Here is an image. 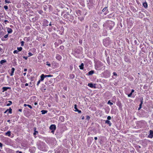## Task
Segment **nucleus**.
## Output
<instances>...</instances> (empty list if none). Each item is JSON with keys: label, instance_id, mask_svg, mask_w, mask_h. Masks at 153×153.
<instances>
[{"label": "nucleus", "instance_id": "11", "mask_svg": "<svg viewBox=\"0 0 153 153\" xmlns=\"http://www.w3.org/2000/svg\"><path fill=\"white\" fill-rule=\"evenodd\" d=\"M97 84L96 83L93 84L92 83H88V86L90 88H96V85Z\"/></svg>", "mask_w": 153, "mask_h": 153}, {"label": "nucleus", "instance_id": "28", "mask_svg": "<svg viewBox=\"0 0 153 153\" xmlns=\"http://www.w3.org/2000/svg\"><path fill=\"white\" fill-rule=\"evenodd\" d=\"M15 69L14 68H12L11 69V73L10 74V76H12L13 75Z\"/></svg>", "mask_w": 153, "mask_h": 153}, {"label": "nucleus", "instance_id": "19", "mask_svg": "<svg viewBox=\"0 0 153 153\" xmlns=\"http://www.w3.org/2000/svg\"><path fill=\"white\" fill-rule=\"evenodd\" d=\"M94 71L91 70L89 71L88 73L86 74V75L88 76L92 75V74L94 73Z\"/></svg>", "mask_w": 153, "mask_h": 153}, {"label": "nucleus", "instance_id": "52", "mask_svg": "<svg viewBox=\"0 0 153 153\" xmlns=\"http://www.w3.org/2000/svg\"><path fill=\"white\" fill-rule=\"evenodd\" d=\"M128 78L131 81H132L134 79V78L131 76H129Z\"/></svg>", "mask_w": 153, "mask_h": 153}, {"label": "nucleus", "instance_id": "39", "mask_svg": "<svg viewBox=\"0 0 153 153\" xmlns=\"http://www.w3.org/2000/svg\"><path fill=\"white\" fill-rule=\"evenodd\" d=\"M106 60L108 64V65H110V64L111 63L109 56H108V57H107Z\"/></svg>", "mask_w": 153, "mask_h": 153}, {"label": "nucleus", "instance_id": "55", "mask_svg": "<svg viewBox=\"0 0 153 153\" xmlns=\"http://www.w3.org/2000/svg\"><path fill=\"white\" fill-rule=\"evenodd\" d=\"M93 0H89V2L90 4H94Z\"/></svg>", "mask_w": 153, "mask_h": 153}, {"label": "nucleus", "instance_id": "5", "mask_svg": "<svg viewBox=\"0 0 153 153\" xmlns=\"http://www.w3.org/2000/svg\"><path fill=\"white\" fill-rule=\"evenodd\" d=\"M103 43L104 46L108 47L112 43V42L110 40V38L107 37L103 40Z\"/></svg>", "mask_w": 153, "mask_h": 153}, {"label": "nucleus", "instance_id": "9", "mask_svg": "<svg viewBox=\"0 0 153 153\" xmlns=\"http://www.w3.org/2000/svg\"><path fill=\"white\" fill-rule=\"evenodd\" d=\"M102 12L104 13V14L105 15H106L109 13L108 10V7H105L102 10Z\"/></svg>", "mask_w": 153, "mask_h": 153}, {"label": "nucleus", "instance_id": "23", "mask_svg": "<svg viewBox=\"0 0 153 153\" xmlns=\"http://www.w3.org/2000/svg\"><path fill=\"white\" fill-rule=\"evenodd\" d=\"M56 58L58 60L60 61L62 59V57L60 55L57 54L56 55Z\"/></svg>", "mask_w": 153, "mask_h": 153}, {"label": "nucleus", "instance_id": "51", "mask_svg": "<svg viewBox=\"0 0 153 153\" xmlns=\"http://www.w3.org/2000/svg\"><path fill=\"white\" fill-rule=\"evenodd\" d=\"M107 104H108L110 105H112L113 104V103L111 102L110 100H109L108 101V103H107Z\"/></svg>", "mask_w": 153, "mask_h": 153}, {"label": "nucleus", "instance_id": "53", "mask_svg": "<svg viewBox=\"0 0 153 153\" xmlns=\"http://www.w3.org/2000/svg\"><path fill=\"white\" fill-rule=\"evenodd\" d=\"M93 26L95 27V28H97V27H98V25H97V24H96V23H94L93 24Z\"/></svg>", "mask_w": 153, "mask_h": 153}, {"label": "nucleus", "instance_id": "20", "mask_svg": "<svg viewBox=\"0 0 153 153\" xmlns=\"http://www.w3.org/2000/svg\"><path fill=\"white\" fill-rule=\"evenodd\" d=\"M115 16V14H113V13H112V14H110L109 15H108L107 16V18H112V19H113H113H114Z\"/></svg>", "mask_w": 153, "mask_h": 153}, {"label": "nucleus", "instance_id": "45", "mask_svg": "<svg viewBox=\"0 0 153 153\" xmlns=\"http://www.w3.org/2000/svg\"><path fill=\"white\" fill-rule=\"evenodd\" d=\"M8 102L9 103L7 104L6 105L7 106H9L12 103V102L11 101H9Z\"/></svg>", "mask_w": 153, "mask_h": 153}, {"label": "nucleus", "instance_id": "62", "mask_svg": "<svg viewBox=\"0 0 153 153\" xmlns=\"http://www.w3.org/2000/svg\"><path fill=\"white\" fill-rule=\"evenodd\" d=\"M4 8L5 10H7L8 9V7L7 5H4Z\"/></svg>", "mask_w": 153, "mask_h": 153}, {"label": "nucleus", "instance_id": "58", "mask_svg": "<svg viewBox=\"0 0 153 153\" xmlns=\"http://www.w3.org/2000/svg\"><path fill=\"white\" fill-rule=\"evenodd\" d=\"M32 52L33 53L35 52L36 51V49L35 48H33L32 49Z\"/></svg>", "mask_w": 153, "mask_h": 153}, {"label": "nucleus", "instance_id": "22", "mask_svg": "<svg viewBox=\"0 0 153 153\" xmlns=\"http://www.w3.org/2000/svg\"><path fill=\"white\" fill-rule=\"evenodd\" d=\"M36 150V148L35 147H33L31 149H29L31 153H33L35 152Z\"/></svg>", "mask_w": 153, "mask_h": 153}, {"label": "nucleus", "instance_id": "26", "mask_svg": "<svg viewBox=\"0 0 153 153\" xmlns=\"http://www.w3.org/2000/svg\"><path fill=\"white\" fill-rule=\"evenodd\" d=\"M11 131H9L5 133V135L9 137H10V136L11 135Z\"/></svg>", "mask_w": 153, "mask_h": 153}, {"label": "nucleus", "instance_id": "37", "mask_svg": "<svg viewBox=\"0 0 153 153\" xmlns=\"http://www.w3.org/2000/svg\"><path fill=\"white\" fill-rule=\"evenodd\" d=\"M64 119L65 118H64L63 116H61L59 117V119L62 122H64Z\"/></svg>", "mask_w": 153, "mask_h": 153}, {"label": "nucleus", "instance_id": "35", "mask_svg": "<svg viewBox=\"0 0 153 153\" xmlns=\"http://www.w3.org/2000/svg\"><path fill=\"white\" fill-rule=\"evenodd\" d=\"M4 30H2L0 32V37H1L3 36L4 34Z\"/></svg>", "mask_w": 153, "mask_h": 153}, {"label": "nucleus", "instance_id": "32", "mask_svg": "<svg viewBox=\"0 0 153 153\" xmlns=\"http://www.w3.org/2000/svg\"><path fill=\"white\" fill-rule=\"evenodd\" d=\"M84 64L83 63H82L81 65L79 66V68L81 70H83L84 68Z\"/></svg>", "mask_w": 153, "mask_h": 153}, {"label": "nucleus", "instance_id": "7", "mask_svg": "<svg viewBox=\"0 0 153 153\" xmlns=\"http://www.w3.org/2000/svg\"><path fill=\"white\" fill-rule=\"evenodd\" d=\"M49 129L51 130V132L53 134L56 129V125L54 124L51 125L50 126Z\"/></svg>", "mask_w": 153, "mask_h": 153}, {"label": "nucleus", "instance_id": "63", "mask_svg": "<svg viewBox=\"0 0 153 153\" xmlns=\"http://www.w3.org/2000/svg\"><path fill=\"white\" fill-rule=\"evenodd\" d=\"M24 42L23 41H22L21 42V46H23L24 45Z\"/></svg>", "mask_w": 153, "mask_h": 153}, {"label": "nucleus", "instance_id": "36", "mask_svg": "<svg viewBox=\"0 0 153 153\" xmlns=\"http://www.w3.org/2000/svg\"><path fill=\"white\" fill-rule=\"evenodd\" d=\"M2 30H4L5 33L6 32L5 31V30L4 29L2 25L0 24V32Z\"/></svg>", "mask_w": 153, "mask_h": 153}, {"label": "nucleus", "instance_id": "29", "mask_svg": "<svg viewBox=\"0 0 153 153\" xmlns=\"http://www.w3.org/2000/svg\"><path fill=\"white\" fill-rule=\"evenodd\" d=\"M45 78V75L43 74H42L40 76V79L41 81H43L44 78Z\"/></svg>", "mask_w": 153, "mask_h": 153}, {"label": "nucleus", "instance_id": "27", "mask_svg": "<svg viewBox=\"0 0 153 153\" xmlns=\"http://www.w3.org/2000/svg\"><path fill=\"white\" fill-rule=\"evenodd\" d=\"M131 10L134 13H136L137 11V10L134 7H131Z\"/></svg>", "mask_w": 153, "mask_h": 153}, {"label": "nucleus", "instance_id": "50", "mask_svg": "<svg viewBox=\"0 0 153 153\" xmlns=\"http://www.w3.org/2000/svg\"><path fill=\"white\" fill-rule=\"evenodd\" d=\"M78 18L81 21H83L84 20V17H78Z\"/></svg>", "mask_w": 153, "mask_h": 153}, {"label": "nucleus", "instance_id": "1", "mask_svg": "<svg viewBox=\"0 0 153 153\" xmlns=\"http://www.w3.org/2000/svg\"><path fill=\"white\" fill-rule=\"evenodd\" d=\"M71 11V10L70 11V13L68 12H66V13L63 16V17L64 18L67 19L69 21L72 22L74 19V17L73 15V14H72Z\"/></svg>", "mask_w": 153, "mask_h": 153}, {"label": "nucleus", "instance_id": "6", "mask_svg": "<svg viewBox=\"0 0 153 153\" xmlns=\"http://www.w3.org/2000/svg\"><path fill=\"white\" fill-rule=\"evenodd\" d=\"M82 50V48L81 47H79L78 48H74L73 50L74 52L77 54L80 53Z\"/></svg>", "mask_w": 153, "mask_h": 153}, {"label": "nucleus", "instance_id": "48", "mask_svg": "<svg viewBox=\"0 0 153 153\" xmlns=\"http://www.w3.org/2000/svg\"><path fill=\"white\" fill-rule=\"evenodd\" d=\"M140 103H141L142 104H143V97H141V98H140Z\"/></svg>", "mask_w": 153, "mask_h": 153}, {"label": "nucleus", "instance_id": "47", "mask_svg": "<svg viewBox=\"0 0 153 153\" xmlns=\"http://www.w3.org/2000/svg\"><path fill=\"white\" fill-rule=\"evenodd\" d=\"M45 78L47 77H52L53 76V75L51 74L48 75H45Z\"/></svg>", "mask_w": 153, "mask_h": 153}, {"label": "nucleus", "instance_id": "3", "mask_svg": "<svg viewBox=\"0 0 153 153\" xmlns=\"http://www.w3.org/2000/svg\"><path fill=\"white\" fill-rule=\"evenodd\" d=\"M94 60L95 68L97 70H100V68L103 65V63L96 59H95Z\"/></svg>", "mask_w": 153, "mask_h": 153}, {"label": "nucleus", "instance_id": "25", "mask_svg": "<svg viewBox=\"0 0 153 153\" xmlns=\"http://www.w3.org/2000/svg\"><path fill=\"white\" fill-rule=\"evenodd\" d=\"M38 148L41 150H43V148L42 147L41 144L39 143L37 144Z\"/></svg>", "mask_w": 153, "mask_h": 153}, {"label": "nucleus", "instance_id": "18", "mask_svg": "<svg viewBox=\"0 0 153 153\" xmlns=\"http://www.w3.org/2000/svg\"><path fill=\"white\" fill-rule=\"evenodd\" d=\"M61 148H59L58 149H55L54 150L55 153H61V152H62L61 151Z\"/></svg>", "mask_w": 153, "mask_h": 153}, {"label": "nucleus", "instance_id": "4", "mask_svg": "<svg viewBox=\"0 0 153 153\" xmlns=\"http://www.w3.org/2000/svg\"><path fill=\"white\" fill-rule=\"evenodd\" d=\"M111 75V73L108 70H106L102 73L101 74V76L105 78L109 77Z\"/></svg>", "mask_w": 153, "mask_h": 153}, {"label": "nucleus", "instance_id": "30", "mask_svg": "<svg viewBox=\"0 0 153 153\" xmlns=\"http://www.w3.org/2000/svg\"><path fill=\"white\" fill-rule=\"evenodd\" d=\"M118 76L117 73L115 72L113 73V76H112L113 79H116Z\"/></svg>", "mask_w": 153, "mask_h": 153}, {"label": "nucleus", "instance_id": "16", "mask_svg": "<svg viewBox=\"0 0 153 153\" xmlns=\"http://www.w3.org/2000/svg\"><path fill=\"white\" fill-rule=\"evenodd\" d=\"M36 127H34L33 128V130L34 132L33 133V135L35 137H36V135L38 133V131H36Z\"/></svg>", "mask_w": 153, "mask_h": 153}, {"label": "nucleus", "instance_id": "61", "mask_svg": "<svg viewBox=\"0 0 153 153\" xmlns=\"http://www.w3.org/2000/svg\"><path fill=\"white\" fill-rule=\"evenodd\" d=\"M132 93L131 92L130 94H128V97H130L132 95Z\"/></svg>", "mask_w": 153, "mask_h": 153}, {"label": "nucleus", "instance_id": "54", "mask_svg": "<svg viewBox=\"0 0 153 153\" xmlns=\"http://www.w3.org/2000/svg\"><path fill=\"white\" fill-rule=\"evenodd\" d=\"M91 118V117L90 116H88V115H87L86 116V119L87 120H89V119H90Z\"/></svg>", "mask_w": 153, "mask_h": 153}, {"label": "nucleus", "instance_id": "56", "mask_svg": "<svg viewBox=\"0 0 153 153\" xmlns=\"http://www.w3.org/2000/svg\"><path fill=\"white\" fill-rule=\"evenodd\" d=\"M22 52H23V53H22V55H26V53H27L26 51H22Z\"/></svg>", "mask_w": 153, "mask_h": 153}, {"label": "nucleus", "instance_id": "14", "mask_svg": "<svg viewBox=\"0 0 153 153\" xmlns=\"http://www.w3.org/2000/svg\"><path fill=\"white\" fill-rule=\"evenodd\" d=\"M74 108L75 109V111L78 112V113L79 114H80L82 113L81 111L79 109H78L77 108V105L76 104H75L74 105Z\"/></svg>", "mask_w": 153, "mask_h": 153}, {"label": "nucleus", "instance_id": "21", "mask_svg": "<svg viewBox=\"0 0 153 153\" xmlns=\"http://www.w3.org/2000/svg\"><path fill=\"white\" fill-rule=\"evenodd\" d=\"M143 6L146 9L148 7V4L146 1H144L143 3Z\"/></svg>", "mask_w": 153, "mask_h": 153}, {"label": "nucleus", "instance_id": "43", "mask_svg": "<svg viewBox=\"0 0 153 153\" xmlns=\"http://www.w3.org/2000/svg\"><path fill=\"white\" fill-rule=\"evenodd\" d=\"M93 5H94V4H89V3H88V6L89 7V9H90L91 8H92Z\"/></svg>", "mask_w": 153, "mask_h": 153}, {"label": "nucleus", "instance_id": "24", "mask_svg": "<svg viewBox=\"0 0 153 153\" xmlns=\"http://www.w3.org/2000/svg\"><path fill=\"white\" fill-rule=\"evenodd\" d=\"M59 31L60 32V34L61 35H62L64 31V28L62 26L61 27Z\"/></svg>", "mask_w": 153, "mask_h": 153}, {"label": "nucleus", "instance_id": "8", "mask_svg": "<svg viewBox=\"0 0 153 153\" xmlns=\"http://www.w3.org/2000/svg\"><path fill=\"white\" fill-rule=\"evenodd\" d=\"M49 22L47 19H44L42 21V25L44 27H45L48 25Z\"/></svg>", "mask_w": 153, "mask_h": 153}, {"label": "nucleus", "instance_id": "60", "mask_svg": "<svg viewBox=\"0 0 153 153\" xmlns=\"http://www.w3.org/2000/svg\"><path fill=\"white\" fill-rule=\"evenodd\" d=\"M18 52H19V51L18 50H15L13 51V53L14 54L18 53Z\"/></svg>", "mask_w": 153, "mask_h": 153}, {"label": "nucleus", "instance_id": "33", "mask_svg": "<svg viewBox=\"0 0 153 153\" xmlns=\"http://www.w3.org/2000/svg\"><path fill=\"white\" fill-rule=\"evenodd\" d=\"M70 78L71 79H73L75 77V75L73 74H70L69 75Z\"/></svg>", "mask_w": 153, "mask_h": 153}, {"label": "nucleus", "instance_id": "12", "mask_svg": "<svg viewBox=\"0 0 153 153\" xmlns=\"http://www.w3.org/2000/svg\"><path fill=\"white\" fill-rule=\"evenodd\" d=\"M117 105L118 106L119 109L120 110H122V105L121 103V102L120 101H117L116 102Z\"/></svg>", "mask_w": 153, "mask_h": 153}, {"label": "nucleus", "instance_id": "17", "mask_svg": "<svg viewBox=\"0 0 153 153\" xmlns=\"http://www.w3.org/2000/svg\"><path fill=\"white\" fill-rule=\"evenodd\" d=\"M76 12L77 16H79L81 15L82 12L80 10H76Z\"/></svg>", "mask_w": 153, "mask_h": 153}, {"label": "nucleus", "instance_id": "15", "mask_svg": "<svg viewBox=\"0 0 153 153\" xmlns=\"http://www.w3.org/2000/svg\"><path fill=\"white\" fill-rule=\"evenodd\" d=\"M7 112H8L7 114L8 113L11 114L12 113V109L10 107L9 108V109H7L6 111L4 112V113H6Z\"/></svg>", "mask_w": 153, "mask_h": 153}, {"label": "nucleus", "instance_id": "49", "mask_svg": "<svg viewBox=\"0 0 153 153\" xmlns=\"http://www.w3.org/2000/svg\"><path fill=\"white\" fill-rule=\"evenodd\" d=\"M148 87V86L146 84H145L144 85L143 88L144 89H147Z\"/></svg>", "mask_w": 153, "mask_h": 153}, {"label": "nucleus", "instance_id": "41", "mask_svg": "<svg viewBox=\"0 0 153 153\" xmlns=\"http://www.w3.org/2000/svg\"><path fill=\"white\" fill-rule=\"evenodd\" d=\"M30 37H25L24 38V40L25 41H26V42H28L29 41H30Z\"/></svg>", "mask_w": 153, "mask_h": 153}, {"label": "nucleus", "instance_id": "2", "mask_svg": "<svg viewBox=\"0 0 153 153\" xmlns=\"http://www.w3.org/2000/svg\"><path fill=\"white\" fill-rule=\"evenodd\" d=\"M103 25L106 26L107 28H108L109 30H111L114 25V22L112 21L108 20Z\"/></svg>", "mask_w": 153, "mask_h": 153}, {"label": "nucleus", "instance_id": "34", "mask_svg": "<svg viewBox=\"0 0 153 153\" xmlns=\"http://www.w3.org/2000/svg\"><path fill=\"white\" fill-rule=\"evenodd\" d=\"M7 31L8 33H12L13 30L11 28H8L7 29Z\"/></svg>", "mask_w": 153, "mask_h": 153}, {"label": "nucleus", "instance_id": "40", "mask_svg": "<svg viewBox=\"0 0 153 153\" xmlns=\"http://www.w3.org/2000/svg\"><path fill=\"white\" fill-rule=\"evenodd\" d=\"M41 112L42 113V114H44L47 113L48 112V111L47 110H42Z\"/></svg>", "mask_w": 153, "mask_h": 153}, {"label": "nucleus", "instance_id": "10", "mask_svg": "<svg viewBox=\"0 0 153 153\" xmlns=\"http://www.w3.org/2000/svg\"><path fill=\"white\" fill-rule=\"evenodd\" d=\"M94 139L93 137H90L88 138L87 139V142L88 146H89L92 143V141Z\"/></svg>", "mask_w": 153, "mask_h": 153}, {"label": "nucleus", "instance_id": "31", "mask_svg": "<svg viewBox=\"0 0 153 153\" xmlns=\"http://www.w3.org/2000/svg\"><path fill=\"white\" fill-rule=\"evenodd\" d=\"M105 123L107 124L108 125L110 126H111V123L110 122L109 120H106L105 121Z\"/></svg>", "mask_w": 153, "mask_h": 153}, {"label": "nucleus", "instance_id": "59", "mask_svg": "<svg viewBox=\"0 0 153 153\" xmlns=\"http://www.w3.org/2000/svg\"><path fill=\"white\" fill-rule=\"evenodd\" d=\"M46 65H48L50 67L51 66V64L49 63L48 62H46Z\"/></svg>", "mask_w": 153, "mask_h": 153}, {"label": "nucleus", "instance_id": "44", "mask_svg": "<svg viewBox=\"0 0 153 153\" xmlns=\"http://www.w3.org/2000/svg\"><path fill=\"white\" fill-rule=\"evenodd\" d=\"M124 59H125V60L126 62H128L129 61V59H128V56H125L124 57Z\"/></svg>", "mask_w": 153, "mask_h": 153}, {"label": "nucleus", "instance_id": "13", "mask_svg": "<svg viewBox=\"0 0 153 153\" xmlns=\"http://www.w3.org/2000/svg\"><path fill=\"white\" fill-rule=\"evenodd\" d=\"M149 134L148 136V137L152 138L153 137V130H150L149 131Z\"/></svg>", "mask_w": 153, "mask_h": 153}, {"label": "nucleus", "instance_id": "57", "mask_svg": "<svg viewBox=\"0 0 153 153\" xmlns=\"http://www.w3.org/2000/svg\"><path fill=\"white\" fill-rule=\"evenodd\" d=\"M143 46V45L142 44H141L140 46V48H141V50H142V51L143 52H145V51H144L143 50V48H142V47Z\"/></svg>", "mask_w": 153, "mask_h": 153}, {"label": "nucleus", "instance_id": "42", "mask_svg": "<svg viewBox=\"0 0 153 153\" xmlns=\"http://www.w3.org/2000/svg\"><path fill=\"white\" fill-rule=\"evenodd\" d=\"M6 60H5V59H2V60H1L0 62V63L1 64H4V63L6 62Z\"/></svg>", "mask_w": 153, "mask_h": 153}, {"label": "nucleus", "instance_id": "38", "mask_svg": "<svg viewBox=\"0 0 153 153\" xmlns=\"http://www.w3.org/2000/svg\"><path fill=\"white\" fill-rule=\"evenodd\" d=\"M2 92H4L5 91H7V87H4L2 88Z\"/></svg>", "mask_w": 153, "mask_h": 153}, {"label": "nucleus", "instance_id": "64", "mask_svg": "<svg viewBox=\"0 0 153 153\" xmlns=\"http://www.w3.org/2000/svg\"><path fill=\"white\" fill-rule=\"evenodd\" d=\"M28 54V57H30L33 55V54L30 52Z\"/></svg>", "mask_w": 153, "mask_h": 153}, {"label": "nucleus", "instance_id": "46", "mask_svg": "<svg viewBox=\"0 0 153 153\" xmlns=\"http://www.w3.org/2000/svg\"><path fill=\"white\" fill-rule=\"evenodd\" d=\"M17 50L19 51H21L22 49V47H17Z\"/></svg>", "mask_w": 153, "mask_h": 153}]
</instances>
